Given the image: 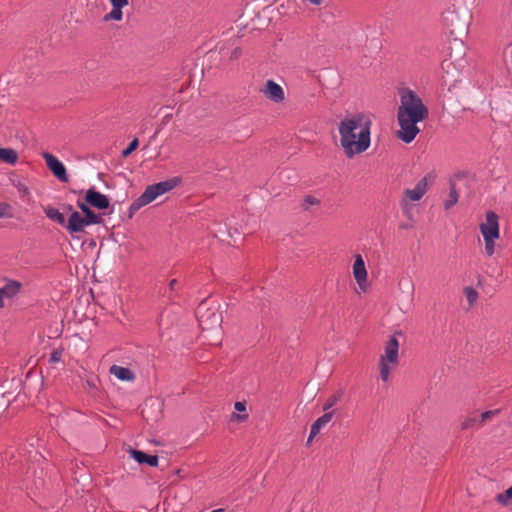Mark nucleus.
Listing matches in <instances>:
<instances>
[{
  "label": "nucleus",
  "mask_w": 512,
  "mask_h": 512,
  "mask_svg": "<svg viewBox=\"0 0 512 512\" xmlns=\"http://www.w3.org/2000/svg\"><path fill=\"white\" fill-rule=\"evenodd\" d=\"M129 454L139 464H147L150 467L158 466L159 458L157 455H148L136 449H130Z\"/></svg>",
  "instance_id": "16"
},
{
  "label": "nucleus",
  "mask_w": 512,
  "mask_h": 512,
  "mask_svg": "<svg viewBox=\"0 0 512 512\" xmlns=\"http://www.w3.org/2000/svg\"><path fill=\"white\" fill-rule=\"evenodd\" d=\"M234 409L238 412H245L246 411V403L244 401H237L234 404Z\"/></svg>",
  "instance_id": "39"
},
{
  "label": "nucleus",
  "mask_w": 512,
  "mask_h": 512,
  "mask_svg": "<svg viewBox=\"0 0 512 512\" xmlns=\"http://www.w3.org/2000/svg\"><path fill=\"white\" fill-rule=\"evenodd\" d=\"M333 414V411L325 412L311 425L308 443L331 421Z\"/></svg>",
  "instance_id": "17"
},
{
  "label": "nucleus",
  "mask_w": 512,
  "mask_h": 512,
  "mask_svg": "<svg viewBox=\"0 0 512 512\" xmlns=\"http://www.w3.org/2000/svg\"><path fill=\"white\" fill-rule=\"evenodd\" d=\"M398 94L400 105L397 109V121L400 130L397 132V137L409 144L420 132L417 123L424 121L428 117L429 111L421 97L412 89L400 88Z\"/></svg>",
  "instance_id": "1"
},
{
  "label": "nucleus",
  "mask_w": 512,
  "mask_h": 512,
  "mask_svg": "<svg viewBox=\"0 0 512 512\" xmlns=\"http://www.w3.org/2000/svg\"><path fill=\"white\" fill-rule=\"evenodd\" d=\"M485 242V252L488 256H492L495 252V240L497 238L483 237Z\"/></svg>",
  "instance_id": "26"
},
{
  "label": "nucleus",
  "mask_w": 512,
  "mask_h": 512,
  "mask_svg": "<svg viewBox=\"0 0 512 512\" xmlns=\"http://www.w3.org/2000/svg\"><path fill=\"white\" fill-rule=\"evenodd\" d=\"M177 284H178L177 279H173V280H171V281H170V283H169V288H170V290H174V289H175V287L177 286Z\"/></svg>",
  "instance_id": "43"
},
{
  "label": "nucleus",
  "mask_w": 512,
  "mask_h": 512,
  "mask_svg": "<svg viewBox=\"0 0 512 512\" xmlns=\"http://www.w3.org/2000/svg\"><path fill=\"white\" fill-rule=\"evenodd\" d=\"M123 18V12L120 8L112 7V10L104 16L105 21H121Z\"/></svg>",
  "instance_id": "25"
},
{
  "label": "nucleus",
  "mask_w": 512,
  "mask_h": 512,
  "mask_svg": "<svg viewBox=\"0 0 512 512\" xmlns=\"http://www.w3.org/2000/svg\"><path fill=\"white\" fill-rule=\"evenodd\" d=\"M370 126L371 122L360 114L345 118L339 123L340 144L348 158L369 148Z\"/></svg>",
  "instance_id": "2"
},
{
  "label": "nucleus",
  "mask_w": 512,
  "mask_h": 512,
  "mask_svg": "<svg viewBox=\"0 0 512 512\" xmlns=\"http://www.w3.org/2000/svg\"><path fill=\"white\" fill-rule=\"evenodd\" d=\"M399 361V354H382L379 362L380 376L383 382L389 379L390 372L394 370Z\"/></svg>",
  "instance_id": "11"
},
{
  "label": "nucleus",
  "mask_w": 512,
  "mask_h": 512,
  "mask_svg": "<svg viewBox=\"0 0 512 512\" xmlns=\"http://www.w3.org/2000/svg\"><path fill=\"white\" fill-rule=\"evenodd\" d=\"M441 68L442 70L446 73V76L443 75L442 76V79H443V82L445 84H447L448 82H457V77H455L454 74H452V79H449V75H450V70L453 69L455 70V67L453 66V62L450 61V60H444L441 64Z\"/></svg>",
  "instance_id": "21"
},
{
  "label": "nucleus",
  "mask_w": 512,
  "mask_h": 512,
  "mask_svg": "<svg viewBox=\"0 0 512 512\" xmlns=\"http://www.w3.org/2000/svg\"><path fill=\"white\" fill-rule=\"evenodd\" d=\"M340 396H341L340 394L331 395L325 402V404L323 406V410L328 411L330 408H332L338 402V400L340 399Z\"/></svg>",
  "instance_id": "30"
},
{
  "label": "nucleus",
  "mask_w": 512,
  "mask_h": 512,
  "mask_svg": "<svg viewBox=\"0 0 512 512\" xmlns=\"http://www.w3.org/2000/svg\"><path fill=\"white\" fill-rule=\"evenodd\" d=\"M398 350H399L398 340L394 336H391L390 339L386 343L384 352H398Z\"/></svg>",
  "instance_id": "28"
},
{
  "label": "nucleus",
  "mask_w": 512,
  "mask_h": 512,
  "mask_svg": "<svg viewBox=\"0 0 512 512\" xmlns=\"http://www.w3.org/2000/svg\"><path fill=\"white\" fill-rule=\"evenodd\" d=\"M480 231L483 237L499 238L498 215L494 211L486 213V221L480 225Z\"/></svg>",
  "instance_id": "9"
},
{
  "label": "nucleus",
  "mask_w": 512,
  "mask_h": 512,
  "mask_svg": "<svg viewBox=\"0 0 512 512\" xmlns=\"http://www.w3.org/2000/svg\"><path fill=\"white\" fill-rule=\"evenodd\" d=\"M13 184L22 196L29 195V193H30L29 189L24 182H22L21 180H18L17 182H14Z\"/></svg>",
  "instance_id": "34"
},
{
  "label": "nucleus",
  "mask_w": 512,
  "mask_h": 512,
  "mask_svg": "<svg viewBox=\"0 0 512 512\" xmlns=\"http://www.w3.org/2000/svg\"><path fill=\"white\" fill-rule=\"evenodd\" d=\"M499 410H488L483 413L478 418L479 425L483 424L485 421L493 417L494 415L498 414Z\"/></svg>",
  "instance_id": "32"
},
{
  "label": "nucleus",
  "mask_w": 512,
  "mask_h": 512,
  "mask_svg": "<svg viewBox=\"0 0 512 512\" xmlns=\"http://www.w3.org/2000/svg\"><path fill=\"white\" fill-rule=\"evenodd\" d=\"M42 156L53 175L61 182H68L69 178L65 165L51 153L44 152Z\"/></svg>",
  "instance_id": "8"
},
{
  "label": "nucleus",
  "mask_w": 512,
  "mask_h": 512,
  "mask_svg": "<svg viewBox=\"0 0 512 512\" xmlns=\"http://www.w3.org/2000/svg\"><path fill=\"white\" fill-rule=\"evenodd\" d=\"M310 3L314 4V5H319L321 3L322 0H308Z\"/></svg>",
  "instance_id": "44"
},
{
  "label": "nucleus",
  "mask_w": 512,
  "mask_h": 512,
  "mask_svg": "<svg viewBox=\"0 0 512 512\" xmlns=\"http://www.w3.org/2000/svg\"><path fill=\"white\" fill-rule=\"evenodd\" d=\"M77 206L81 210L83 215H87V213H89L92 210L90 208V205L88 203H86V201L83 202L81 200H78L77 201Z\"/></svg>",
  "instance_id": "37"
},
{
  "label": "nucleus",
  "mask_w": 512,
  "mask_h": 512,
  "mask_svg": "<svg viewBox=\"0 0 512 512\" xmlns=\"http://www.w3.org/2000/svg\"><path fill=\"white\" fill-rule=\"evenodd\" d=\"M263 93L268 99L275 103H280L285 98L283 88L271 79L267 80Z\"/></svg>",
  "instance_id": "15"
},
{
  "label": "nucleus",
  "mask_w": 512,
  "mask_h": 512,
  "mask_svg": "<svg viewBox=\"0 0 512 512\" xmlns=\"http://www.w3.org/2000/svg\"><path fill=\"white\" fill-rule=\"evenodd\" d=\"M85 201L90 206H92L96 209H99V210H105V209L109 208V206H110V200H109L108 196L97 191L94 186L90 187L86 191Z\"/></svg>",
  "instance_id": "10"
},
{
  "label": "nucleus",
  "mask_w": 512,
  "mask_h": 512,
  "mask_svg": "<svg viewBox=\"0 0 512 512\" xmlns=\"http://www.w3.org/2000/svg\"><path fill=\"white\" fill-rule=\"evenodd\" d=\"M50 355H51V357L49 359L50 363L54 364V363H58V362L62 361L63 354H50Z\"/></svg>",
  "instance_id": "40"
},
{
  "label": "nucleus",
  "mask_w": 512,
  "mask_h": 512,
  "mask_svg": "<svg viewBox=\"0 0 512 512\" xmlns=\"http://www.w3.org/2000/svg\"><path fill=\"white\" fill-rule=\"evenodd\" d=\"M442 21L452 35L466 30L468 26L467 21L459 16L454 7H449L442 13Z\"/></svg>",
  "instance_id": "5"
},
{
  "label": "nucleus",
  "mask_w": 512,
  "mask_h": 512,
  "mask_svg": "<svg viewBox=\"0 0 512 512\" xmlns=\"http://www.w3.org/2000/svg\"><path fill=\"white\" fill-rule=\"evenodd\" d=\"M110 374L114 375L121 381H133L135 379L134 373L126 367L112 365L109 369Z\"/></svg>",
  "instance_id": "18"
},
{
  "label": "nucleus",
  "mask_w": 512,
  "mask_h": 512,
  "mask_svg": "<svg viewBox=\"0 0 512 512\" xmlns=\"http://www.w3.org/2000/svg\"><path fill=\"white\" fill-rule=\"evenodd\" d=\"M465 295L470 304H473L477 300V297H478V293L472 287L465 288Z\"/></svg>",
  "instance_id": "31"
},
{
  "label": "nucleus",
  "mask_w": 512,
  "mask_h": 512,
  "mask_svg": "<svg viewBox=\"0 0 512 512\" xmlns=\"http://www.w3.org/2000/svg\"><path fill=\"white\" fill-rule=\"evenodd\" d=\"M235 418L238 420V421H245L248 419V414L247 413H244V414H237L235 415Z\"/></svg>",
  "instance_id": "42"
},
{
  "label": "nucleus",
  "mask_w": 512,
  "mask_h": 512,
  "mask_svg": "<svg viewBox=\"0 0 512 512\" xmlns=\"http://www.w3.org/2000/svg\"><path fill=\"white\" fill-rule=\"evenodd\" d=\"M5 285L0 287V308L5 307L4 299H12L22 288V283L17 280L7 279Z\"/></svg>",
  "instance_id": "12"
},
{
  "label": "nucleus",
  "mask_w": 512,
  "mask_h": 512,
  "mask_svg": "<svg viewBox=\"0 0 512 512\" xmlns=\"http://www.w3.org/2000/svg\"><path fill=\"white\" fill-rule=\"evenodd\" d=\"M458 192L456 190L455 184L450 183V192L448 199L444 203V207L446 210L452 208L458 202Z\"/></svg>",
  "instance_id": "22"
},
{
  "label": "nucleus",
  "mask_w": 512,
  "mask_h": 512,
  "mask_svg": "<svg viewBox=\"0 0 512 512\" xmlns=\"http://www.w3.org/2000/svg\"><path fill=\"white\" fill-rule=\"evenodd\" d=\"M139 146V141L137 138H134L128 146L121 152L122 157H128L132 152H134Z\"/></svg>",
  "instance_id": "27"
},
{
  "label": "nucleus",
  "mask_w": 512,
  "mask_h": 512,
  "mask_svg": "<svg viewBox=\"0 0 512 512\" xmlns=\"http://www.w3.org/2000/svg\"><path fill=\"white\" fill-rule=\"evenodd\" d=\"M77 206L81 210L83 215H87V213H89L92 210L90 208V205L88 203H86V201L83 202L81 200H78L77 201Z\"/></svg>",
  "instance_id": "36"
},
{
  "label": "nucleus",
  "mask_w": 512,
  "mask_h": 512,
  "mask_svg": "<svg viewBox=\"0 0 512 512\" xmlns=\"http://www.w3.org/2000/svg\"><path fill=\"white\" fill-rule=\"evenodd\" d=\"M353 275L361 289H365L367 286V270L365 262L360 254L355 256L353 264Z\"/></svg>",
  "instance_id": "13"
},
{
  "label": "nucleus",
  "mask_w": 512,
  "mask_h": 512,
  "mask_svg": "<svg viewBox=\"0 0 512 512\" xmlns=\"http://www.w3.org/2000/svg\"><path fill=\"white\" fill-rule=\"evenodd\" d=\"M195 316L201 329L198 341L201 345L215 347L222 342V313L219 304L209 299H204L198 305Z\"/></svg>",
  "instance_id": "3"
},
{
  "label": "nucleus",
  "mask_w": 512,
  "mask_h": 512,
  "mask_svg": "<svg viewBox=\"0 0 512 512\" xmlns=\"http://www.w3.org/2000/svg\"><path fill=\"white\" fill-rule=\"evenodd\" d=\"M174 314V311L167 309L160 315L159 327L161 330V338L164 341L172 340L174 334L178 336L179 329L177 327H172V318H174Z\"/></svg>",
  "instance_id": "7"
},
{
  "label": "nucleus",
  "mask_w": 512,
  "mask_h": 512,
  "mask_svg": "<svg viewBox=\"0 0 512 512\" xmlns=\"http://www.w3.org/2000/svg\"><path fill=\"white\" fill-rule=\"evenodd\" d=\"M88 226L102 223L103 219L100 214L91 210L87 215H83Z\"/></svg>",
  "instance_id": "24"
},
{
  "label": "nucleus",
  "mask_w": 512,
  "mask_h": 512,
  "mask_svg": "<svg viewBox=\"0 0 512 512\" xmlns=\"http://www.w3.org/2000/svg\"><path fill=\"white\" fill-rule=\"evenodd\" d=\"M241 55V49L239 47H236L232 52H231V55H230V59L231 60H234V59H237L239 58Z\"/></svg>",
  "instance_id": "41"
},
{
  "label": "nucleus",
  "mask_w": 512,
  "mask_h": 512,
  "mask_svg": "<svg viewBox=\"0 0 512 512\" xmlns=\"http://www.w3.org/2000/svg\"><path fill=\"white\" fill-rule=\"evenodd\" d=\"M401 228L406 229L408 228V225H401Z\"/></svg>",
  "instance_id": "45"
},
{
  "label": "nucleus",
  "mask_w": 512,
  "mask_h": 512,
  "mask_svg": "<svg viewBox=\"0 0 512 512\" xmlns=\"http://www.w3.org/2000/svg\"><path fill=\"white\" fill-rule=\"evenodd\" d=\"M44 213L47 218L51 221L58 223L59 225H66V219L63 213H61L57 208L52 206H47L44 208Z\"/></svg>",
  "instance_id": "19"
},
{
  "label": "nucleus",
  "mask_w": 512,
  "mask_h": 512,
  "mask_svg": "<svg viewBox=\"0 0 512 512\" xmlns=\"http://www.w3.org/2000/svg\"><path fill=\"white\" fill-rule=\"evenodd\" d=\"M87 223L83 215H81L78 211H73L68 218V221L65 225L67 231L70 234L83 233L85 228L87 227Z\"/></svg>",
  "instance_id": "14"
},
{
  "label": "nucleus",
  "mask_w": 512,
  "mask_h": 512,
  "mask_svg": "<svg viewBox=\"0 0 512 512\" xmlns=\"http://www.w3.org/2000/svg\"><path fill=\"white\" fill-rule=\"evenodd\" d=\"M182 183V178L179 176L171 177L165 181H161L152 185H148L144 192L135 199L129 207V216L145 205L153 202L157 197L173 190L175 187Z\"/></svg>",
  "instance_id": "4"
},
{
  "label": "nucleus",
  "mask_w": 512,
  "mask_h": 512,
  "mask_svg": "<svg viewBox=\"0 0 512 512\" xmlns=\"http://www.w3.org/2000/svg\"><path fill=\"white\" fill-rule=\"evenodd\" d=\"M109 2L112 5V7L120 9L124 8L129 3L128 0H109Z\"/></svg>",
  "instance_id": "38"
},
{
  "label": "nucleus",
  "mask_w": 512,
  "mask_h": 512,
  "mask_svg": "<svg viewBox=\"0 0 512 512\" xmlns=\"http://www.w3.org/2000/svg\"><path fill=\"white\" fill-rule=\"evenodd\" d=\"M11 207L7 203H0V218L11 217Z\"/></svg>",
  "instance_id": "35"
},
{
  "label": "nucleus",
  "mask_w": 512,
  "mask_h": 512,
  "mask_svg": "<svg viewBox=\"0 0 512 512\" xmlns=\"http://www.w3.org/2000/svg\"><path fill=\"white\" fill-rule=\"evenodd\" d=\"M496 501L502 506H508L512 504V486L505 490L503 493L496 495Z\"/></svg>",
  "instance_id": "23"
},
{
  "label": "nucleus",
  "mask_w": 512,
  "mask_h": 512,
  "mask_svg": "<svg viewBox=\"0 0 512 512\" xmlns=\"http://www.w3.org/2000/svg\"><path fill=\"white\" fill-rule=\"evenodd\" d=\"M0 161L10 165H15L18 161V154L12 148L0 147Z\"/></svg>",
  "instance_id": "20"
},
{
  "label": "nucleus",
  "mask_w": 512,
  "mask_h": 512,
  "mask_svg": "<svg viewBox=\"0 0 512 512\" xmlns=\"http://www.w3.org/2000/svg\"><path fill=\"white\" fill-rule=\"evenodd\" d=\"M320 204V200L315 198L312 195H306L303 200V208L306 210L311 205H318Z\"/></svg>",
  "instance_id": "33"
},
{
  "label": "nucleus",
  "mask_w": 512,
  "mask_h": 512,
  "mask_svg": "<svg viewBox=\"0 0 512 512\" xmlns=\"http://www.w3.org/2000/svg\"><path fill=\"white\" fill-rule=\"evenodd\" d=\"M428 188L427 177H423L413 189H406L401 199L400 205L405 213L410 208L409 201H419L426 193Z\"/></svg>",
  "instance_id": "6"
},
{
  "label": "nucleus",
  "mask_w": 512,
  "mask_h": 512,
  "mask_svg": "<svg viewBox=\"0 0 512 512\" xmlns=\"http://www.w3.org/2000/svg\"><path fill=\"white\" fill-rule=\"evenodd\" d=\"M476 425H479L478 418L477 417H469L461 423V429L467 430V429L475 427Z\"/></svg>",
  "instance_id": "29"
}]
</instances>
